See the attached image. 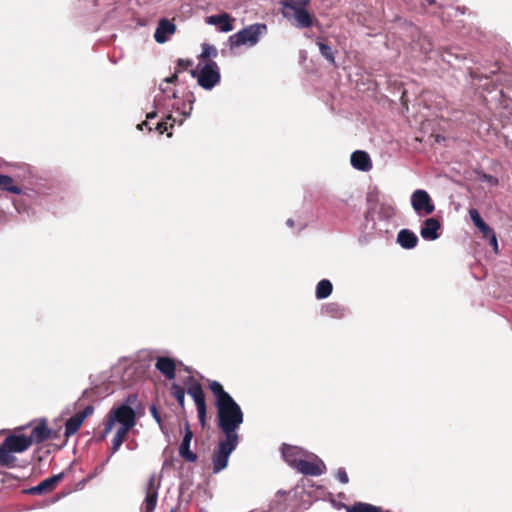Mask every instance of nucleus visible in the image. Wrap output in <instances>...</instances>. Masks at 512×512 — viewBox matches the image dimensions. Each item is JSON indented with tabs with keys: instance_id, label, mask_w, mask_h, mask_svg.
<instances>
[{
	"instance_id": "f257e3e1",
	"label": "nucleus",
	"mask_w": 512,
	"mask_h": 512,
	"mask_svg": "<svg viewBox=\"0 0 512 512\" xmlns=\"http://www.w3.org/2000/svg\"><path fill=\"white\" fill-rule=\"evenodd\" d=\"M160 93L154 98V106L162 115V121L157 123L156 130L162 134L175 124L182 125L190 116L195 102L194 93L188 91L180 99L176 91L159 85Z\"/></svg>"
},
{
	"instance_id": "f03ea898",
	"label": "nucleus",
	"mask_w": 512,
	"mask_h": 512,
	"mask_svg": "<svg viewBox=\"0 0 512 512\" xmlns=\"http://www.w3.org/2000/svg\"><path fill=\"white\" fill-rule=\"evenodd\" d=\"M209 389L215 397L218 428L225 437L239 439L237 430L244 421V414L240 405L224 390L220 382L216 380L209 381Z\"/></svg>"
},
{
	"instance_id": "7ed1b4c3",
	"label": "nucleus",
	"mask_w": 512,
	"mask_h": 512,
	"mask_svg": "<svg viewBox=\"0 0 512 512\" xmlns=\"http://www.w3.org/2000/svg\"><path fill=\"white\" fill-rule=\"evenodd\" d=\"M309 2L310 0H282L283 16L293 21V25L299 29L311 27L313 25V17L306 10Z\"/></svg>"
},
{
	"instance_id": "20e7f679",
	"label": "nucleus",
	"mask_w": 512,
	"mask_h": 512,
	"mask_svg": "<svg viewBox=\"0 0 512 512\" xmlns=\"http://www.w3.org/2000/svg\"><path fill=\"white\" fill-rule=\"evenodd\" d=\"M396 208L392 203L383 202L379 206L376 222L374 214L368 212L365 215V229L369 233L383 235L389 231V222L395 216Z\"/></svg>"
},
{
	"instance_id": "39448f33",
	"label": "nucleus",
	"mask_w": 512,
	"mask_h": 512,
	"mask_svg": "<svg viewBox=\"0 0 512 512\" xmlns=\"http://www.w3.org/2000/svg\"><path fill=\"white\" fill-rule=\"evenodd\" d=\"M267 33V25L264 23H254L251 24L242 30L234 33L229 37V42L231 46L239 47V46H255L262 35Z\"/></svg>"
},
{
	"instance_id": "423d86ee",
	"label": "nucleus",
	"mask_w": 512,
	"mask_h": 512,
	"mask_svg": "<svg viewBox=\"0 0 512 512\" xmlns=\"http://www.w3.org/2000/svg\"><path fill=\"white\" fill-rule=\"evenodd\" d=\"M22 192L17 193L19 198L14 200V206L19 213L26 212L31 204L42 203L43 198L48 194L49 188L44 184H35L21 188Z\"/></svg>"
},
{
	"instance_id": "0eeeda50",
	"label": "nucleus",
	"mask_w": 512,
	"mask_h": 512,
	"mask_svg": "<svg viewBox=\"0 0 512 512\" xmlns=\"http://www.w3.org/2000/svg\"><path fill=\"white\" fill-rule=\"evenodd\" d=\"M239 439L225 437L220 440L212 455L213 473L217 474L227 467L231 453L237 448Z\"/></svg>"
},
{
	"instance_id": "6e6552de",
	"label": "nucleus",
	"mask_w": 512,
	"mask_h": 512,
	"mask_svg": "<svg viewBox=\"0 0 512 512\" xmlns=\"http://www.w3.org/2000/svg\"><path fill=\"white\" fill-rule=\"evenodd\" d=\"M191 76L197 77V83L205 90L213 89L221 80L220 68L218 64L212 60L207 62L198 73L192 70Z\"/></svg>"
},
{
	"instance_id": "1a4fd4ad",
	"label": "nucleus",
	"mask_w": 512,
	"mask_h": 512,
	"mask_svg": "<svg viewBox=\"0 0 512 512\" xmlns=\"http://www.w3.org/2000/svg\"><path fill=\"white\" fill-rule=\"evenodd\" d=\"M108 416L113 420L115 424H119L118 431L128 433L131 428L136 425V413L134 408L126 405H119L118 407L112 408Z\"/></svg>"
},
{
	"instance_id": "9d476101",
	"label": "nucleus",
	"mask_w": 512,
	"mask_h": 512,
	"mask_svg": "<svg viewBox=\"0 0 512 512\" xmlns=\"http://www.w3.org/2000/svg\"><path fill=\"white\" fill-rule=\"evenodd\" d=\"M411 205L419 217L428 216L435 211V205L430 195L423 189H417L412 193Z\"/></svg>"
},
{
	"instance_id": "9b49d317",
	"label": "nucleus",
	"mask_w": 512,
	"mask_h": 512,
	"mask_svg": "<svg viewBox=\"0 0 512 512\" xmlns=\"http://www.w3.org/2000/svg\"><path fill=\"white\" fill-rule=\"evenodd\" d=\"M294 469L303 475L320 476L326 471V466L316 455L308 453V456L298 461Z\"/></svg>"
},
{
	"instance_id": "f8f14e48",
	"label": "nucleus",
	"mask_w": 512,
	"mask_h": 512,
	"mask_svg": "<svg viewBox=\"0 0 512 512\" xmlns=\"http://www.w3.org/2000/svg\"><path fill=\"white\" fill-rule=\"evenodd\" d=\"M159 488L160 480L157 481L156 475L152 474L146 484V496L142 504V512H154L157 505Z\"/></svg>"
},
{
	"instance_id": "ddd939ff",
	"label": "nucleus",
	"mask_w": 512,
	"mask_h": 512,
	"mask_svg": "<svg viewBox=\"0 0 512 512\" xmlns=\"http://www.w3.org/2000/svg\"><path fill=\"white\" fill-rule=\"evenodd\" d=\"M187 393L193 398L194 403L197 408L198 419L202 426L205 425L206 422V402L205 395L202 389V386L194 381L187 388Z\"/></svg>"
},
{
	"instance_id": "4468645a",
	"label": "nucleus",
	"mask_w": 512,
	"mask_h": 512,
	"mask_svg": "<svg viewBox=\"0 0 512 512\" xmlns=\"http://www.w3.org/2000/svg\"><path fill=\"white\" fill-rule=\"evenodd\" d=\"M3 446L12 453H22L26 451L32 444L28 436L21 435H10L3 441Z\"/></svg>"
},
{
	"instance_id": "2eb2a0df",
	"label": "nucleus",
	"mask_w": 512,
	"mask_h": 512,
	"mask_svg": "<svg viewBox=\"0 0 512 512\" xmlns=\"http://www.w3.org/2000/svg\"><path fill=\"white\" fill-rule=\"evenodd\" d=\"M440 229V221L434 217H430L423 221L420 229V235L426 241H434L440 237Z\"/></svg>"
},
{
	"instance_id": "dca6fc26",
	"label": "nucleus",
	"mask_w": 512,
	"mask_h": 512,
	"mask_svg": "<svg viewBox=\"0 0 512 512\" xmlns=\"http://www.w3.org/2000/svg\"><path fill=\"white\" fill-rule=\"evenodd\" d=\"M282 457L285 462L292 468H294L298 461L308 456V452L297 446H291L283 444L281 448Z\"/></svg>"
},
{
	"instance_id": "f3484780",
	"label": "nucleus",
	"mask_w": 512,
	"mask_h": 512,
	"mask_svg": "<svg viewBox=\"0 0 512 512\" xmlns=\"http://www.w3.org/2000/svg\"><path fill=\"white\" fill-rule=\"evenodd\" d=\"M176 32V25L170 20L160 19L154 33V39L157 43L163 44Z\"/></svg>"
},
{
	"instance_id": "a211bd4d",
	"label": "nucleus",
	"mask_w": 512,
	"mask_h": 512,
	"mask_svg": "<svg viewBox=\"0 0 512 512\" xmlns=\"http://www.w3.org/2000/svg\"><path fill=\"white\" fill-rule=\"evenodd\" d=\"M205 22L208 25L216 26L219 32L227 33L233 30L232 18L226 13H220L217 15H210L205 18Z\"/></svg>"
},
{
	"instance_id": "6ab92c4d",
	"label": "nucleus",
	"mask_w": 512,
	"mask_h": 512,
	"mask_svg": "<svg viewBox=\"0 0 512 512\" xmlns=\"http://www.w3.org/2000/svg\"><path fill=\"white\" fill-rule=\"evenodd\" d=\"M193 438V433L189 426L186 425L182 442L179 446V455L187 462L194 463L197 460V454L190 450V444Z\"/></svg>"
},
{
	"instance_id": "aec40b11",
	"label": "nucleus",
	"mask_w": 512,
	"mask_h": 512,
	"mask_svg": "<svg viewBox=\"0 0 512 512\" xmlns=\"http://www.w3.org/2000/svg\"><path fill=\"white\" fill-rule=\"evenodd\" d=\"M350 161L351 165L359 171L367 172L372 168V161L369 154L362 150L354 151L351 154Z\"/></svg>"
},
{
	"instance_id": "412c9836",
	"label": "nucleus",
	"mask_w": 512,
	"mask_h": 512,
	"mask_svg": "<svg viewBox=\"0 0 512 512\" xmlns=\"http://www.w3.org/2000/svg\"><path fill=\"white\" fill-rule=\"evenodd\" d=\"M155 367L169 380H173L176 376L175 362L169 357H158L155 363Z\"/></svg>"
},
{
	"instance_id": "4be33fe9",
	"label": "nucleus",
	"mask_w": 512,
	"mask_h": 512,
	"mask_svg": "<svg viewBox=\"0 0 512 512\" xmlns=\"http://www.w3.org/2000/svg\"><path fill=\"white\" fill-rule=\"evenodd\" d=\"M396 241L403 249L410 250L417 246L419 240L413 231L401 229L398 232Z\"/></svg>"
},
{
	"instance_id": "5701e85b",
	"label": "nucleus",
	"mask_w": 512,
	"mask_h": 512,
	"mask_svg": "<svg viewBox=\"0 0 512 512\" xmlns=\"http://www.w3.org/2000/svg\"><path fill=\"white\" fill-rule=\"evenodd\" d=\"M348 312L345 306L334 302L325 304L321 309L323 315L334 319H342L348 315Z\"/></svg>"
},
{
	"instance_id": "b1692460",
	"label": "nucleus",
	"mask_w": 512,
	"mask_h": 512,
	"mask_svg": "<svg viewBox=\"0 0 512 512\" xmlns=\"http://www.w3.org/2000/svg\"><path fill=\"white\" fill-rule=\"evenodd\" d=\"M50 436L51 430L47 427L45 420H43L32 429L31 434L28 437L32 444L33 442L42 443L49 439Z\"/></svg>"
},
{
	"instance_id": "393cba45",
	"label": "nucleus",
	"mask_w": 512,
	"mask_h": 512,
	"mask_svg": "<svg viewBox=\"0 0 512 512\" xmlns=\"http://www.w3.org/2000/svg\"><path fill=\"white\" fill-rule=\"evenodd\" d=\"M128 433L122 432V431H116L113 439H112V445L110 448V455L107 457V459L104 461V463L100 467V471L104 468V466L109 462L112 455H114L121 447L123 442L126 439Z\"/></svg>"
},
{
	"instance_id": "a878e982",
	"label": "nucleus",
	"mask_w": 512,
	"mask_h": 512,
	"mask_svg": "<svg viewBox=\"0 0 512 512\" xmlns=\"http://www.w3.org/2000/svg\"><path fill=\"white\" fill-rule=\"evenodd\" d=\"M332 290L333 285L331 281L328 279H322L321 281L318 282L316 286L315 297L318 300L326 299L331 295Z\"/></svg>"
},
{
	"instance_id": "bb28decb",
	"label": "nucleus",
	"mask_w": 512,
	"mask_h": 512,
	"mask_svg": "<svg viewBox=\"0 0 512 512\" xmlns=\"http://www.w3.org/2000/svg\"><path fill=\"white\" fill-rule=\"evenodd\" d=\"M82 423L83 420L77 414L70 417L65 423V436L68 438L74 435L78 431Z\"/></svg>"
},
{
	"instance_id": "cd10ccee",
	"label": "nucleus",
	"mask_w": 512,
	"mask_h": 512,
	"mask_svg": "<svg viewBox=\"0 0 512 512\" xmlns=\"http://www.w3.org/2000/svg\"><path fill=\"white\" fill-rule=\"evenodd\" d=\"M63 477L64 473H59L41 481L39 484L43 494L52 491Z\"/></svg>"
},
{
	"instance_id": "c85d7f7f",
	"label": "nucleus",
	"mask_w": 512,
	"mask_h": 512,
	"mask_svg": "<svg viewBox=\"0 0 512 512\" xmlns=\"http://www.w3.org/2000/svg\"><path fill=\"white\" fill-rule=\"evenodd\" d=\"M0 188L14 194L22 192V189L13 184V179L8 175L0 174Z\"/></svg>"
},
{
	"instance_id": "c756f323",
	"label": "nucleus",
	"mask_w": 512,
	"mask_h": 512,
	"mask_svg": "<svg viewBox=\"0 0 512 512\" xmlns=\"http://www.w3.org/2000/svg\"><path fill=\"white\" fill-rule=\"evenodd\" d=\"M16 457L9 453V451L0 445V467L12 468L15 466Z\"/></svg>"
},
{
	"instance_id": "7c9ffc66",
	"label": "nucleus",
	"mask_w": 512,
	"mask_h": 512,
	"mask_svg": "<svg viewBox=\"0 0 512 512\" xmlns=\"http://www.w3.org/2000/svg\"><path fill=\"white\" fill-rule=\"evenodd\" d=\"M348 512H389L383 511L380 507L368 503H355Z\"/></svg>"
},
{
	"instance_id": "2f4dec72",
	"label": "nucleus",
	"mask_w": 512,
	"mask_h": 512,
	"mask_svg": "<svg viewBox=\"0 0 512 512\" xmlns=\"http://www.w3.org/2000/svg\"><path fill=\"white\" fill-rule=\"evenodd\" d=\"M316 44L319 47L320 54L330 63L335 64V56L332 47L321 41H317Z\"/></svg>"
},
{
	"instance_id": "473e14b6",
	"label": "nucleus",
	"mask_w": 512,
	"mask_h": 512,
	"mask_svg": "<svg viewBox=\"0 0 512 512\" xmlns=\"http://www.w3.org/2000/svg\"><path fill=\"white\" fill-rule=\"evenodd\" d=\"M170 390H171L172 396L176 399V401L178 402L179 406L181 408H184L185 390L181 386L176 384V383H173L171 385V389Z\"/></svg>"
},
{
	"instance_id": "72a5a7b5",
	"label": "nucleus",
	"mask_w": 512,
	"mask_h": 512,
	"mask_svg": "<svg viewBox=\"0 0 512 512\" xmlns=\"http://www.w3.org/2000/svg\"><path fill=\"white\" fill-rule=\"evenodd\" d=\"M218 55V51L215 46L204 43L202 45L201 58H215Z\"/></svg>"
},
{
	"instance_id": "f704fd0d",
	"label": "nucleus",
	"mask_w": 512,
	"mask_h": 512,
	"mask_svg": "<svg viewBox=\"0 0 512 512\" xmlns=\"http://www.w3.org/2000/svg\"><path fill=\"white\" fill-rule=\"evenodd\" d=\"M336 478L342 484H347L349 482L348 474L344 468H338L336 472Z\"/></svg>"
},
{
	"instance_id": "c9c22d12",
	"label": "nucleus",
	"mask_w": 512,
	"mask_h": 512,
	"mask_svg": "<svg viewBox=\"0 0 512 512\" xmlns=\"http://www.w3.org/2000/svg\"><path fill=\"white\" fill-rule=\"evenodd\" d=\"M137 395L136 394H129L123 401V403L121 405H126L128 407H132L134 408V406H136V403H137Z\"/></svg>"
},
{
	"instance_id": "e433bc0d",
	"label": "nucleus",
	"mask_w": 512,
	"mask_h": 512,
	"mask_svg": "<svg viewBox=\"0 0 512 512\" xmlns=\"http://www.w3.org/2000/svg\"><path fill=\"white\" fill-rule=\"evenodd\" d=\"M469 216H470V219L472 220L474 225H477L479 222H481L483 220L481 218V215H480L479 211L477 209H474V208L469 210Z\"/></svg>"
},
{
	"instance_id": "4c0bfd02",
	"label": "nucleus",
	"mask_w": 512,
	"mask_h": 512,
	"mask_svg": "<svg viewBox=\"0 0 512 512\" xmlns=\"http://www.w3.org/2000/svg\"><path fill=\"white\" fill-rule=\"evenodd\" d=\"M114 425L115 423L113 422V420L107 415V420L105 422L102 438L106 437L112 431Z\"/></svg>"
},
{
	"instance_id": "58836bf2",
	"label": "nucleus",
	"mask_w": 512,
	"mask_h": 512,
	"mask_svg": "<svg viewBox=\"0 0 512 512\" xmlns=\"http://www.w3.org/2000/svg\"><path fill=\"white\" fill-rule=\"evenodd\" d=\"M93 412L94 407L92 405H88L81 413H78L77 415L84 421L87 417L91 416Z\"/></svg>"
},
{
	"instance_id": "ea45409f",
	"label": "nucleus",
	"mask_w": 512,
	"mask_h": 512,
	"mask_svg": "<svg viewBox=\"0 0 512 512\" xmlns=\"http://www.w3.org/2000/svg\"><path fill=\"white\" fill-rule=\"evenodd\" d=\"M489 241V244L493 247L495 253H498V241L495 232L486 238Z\"/></svg>"
},
{
	"instance_id": "a19ab883",
	"label": "nucleus",
	"mask_w": 512,
	"mask_h": 512,
	"mask_svg": "<svg viewBox=\"0 0 512 512\" xmlns=\"http://www.w3.org/2000/svg\"><path fill=\"white\" fill-rule=\"evenodd\" d=\"M479 230L482 233L483 238L485 239L494 233V230L488 224Z\"/></svg>"
},
{
	"instance_id": "79ce46f5",
	"label": "nucleus",
	"mask_w": 512,
	"mask_h": 512,
	"mask_svg": "<svg viewBox=\"0 0 512 512\" xmlns=\"http://www.w3.org/2000/svg\"><path fill=\"white\" fill-rule=\"evenodd\" d=\"M177 79H178V77H177V72H176L173 75H171L170 77L165 78L161 84H163L164 87L168 88L167 85L175 83Z\"/></svg>"
},
{
	"instance_id": "37998d69",
	"label": "nucleus",
	"mask_w": 512,
	"mask_h": 512,
	"mask_svg": "<svg viewBox=\"0 0 512 512\" xmlns=\"http://www.w3.org/2000/svg\"><path fill=\"white\" fill-rule=\"evenodd\" d=\"M192 64L191 61L189 60H183V59H179L178 62H177V65H178V69L179 70H185L187 69L190 65Z\"/></svg>"
},
{
	"instance_id": "c03bdc74",
	"label": "nucleus",
	"mask_w": 512,
	"mask_h": 512,
	"mask_svg": "<svg viewBox=\"0 0 512 512\" xmlns=\"http://www.w3.org/2000/svg\"><path fill=\"white\" fill-rule=\"evenodd\" d=\"M28 492L31 494H37V495L43 494L40 484L30 488Z\"/></svg>"
},
{
	"instance_id": "a18cd8bd",
	"label": "nucleus",
	"mask_w": 512,
	"mask_h": 512,
	"mask_svg": "<svg viewBox=\"0 0 512 512\" xmlns=\"http://www.w3.org/2000/svg\"><path fill=\"white\" fill-rule=\"evenodd\" d=\"M151 413H152V415H153L154 419H155L157 422H160V417H159V415H158V412H157V409H156V407H155V406H152V407H151Z\"/></svg>"
},
{
	"instance_id": "49530a36",
	"label": "nucleus",
	"mask_w": 512,
	"mask_h": 512,
	"mask_svg": "<svg viewBox=\"0 0 512 512\" xmlns=\"http://www.w3.org/2000/svg\"><path fill=\"white\" fill-rule=\"evenodd\" d=\"M144 127H147V128L149 129V131H151V130H152V128L148 126V122H147V121H144V122H142V123H140V124H138V125H137V128H138L139 130H143V129H144Z\"/></svg>"
},
{
	"instance_id": "de8ad7c7",
	"label": "nucleus",
	"mask_w": 512,
	"mask_h": 512,
	"mask_svg": "<svg viewBox=\"0 0 512 512\" xmlns=\"http://www.w3.org/2000/svg\"><path fill=\"white\" fill-rule=\"evenodd\" d=\"M484 178L487 179L489 182L495 184L497 182V179L494 178L493 176L491 175H484Z\"/></svg>"
},
{
	"instance_id": "09e8293b",
	"label": "nucleus",
	"mask_w": 512,
	"mask_h": 512,
	"mask_svg": "<svg viewBox=\"0 0 512 512\" xmlns=\"http://www.w3.org/2000/svg\"><path fill=\"white\" fill-rule=\"evenodd\" d=\"M487 225V223L482 220L481 222H479L477 225H475L478 229H481L483 227H485Z\"/></svg>"
},
{
	"instance_id": "8fccbe9b",
	"label": "nucleus",
	"mask_w": 512,
	"mask_h": 512,
	"mask_svg": "<svg viewBox=\"0 0 512 512\" xmlns=\"http://www.w3.org/2000/svg\"><path fill=\"white\" fill-rule=\"evenodd\" d=\"M155 116H156V112H155V111L150 112V113H148V114H147V119H148V120H149V119H153V118H155Z\"/></svg>"
},
{
	"instance_id": "3c124183",
	"label": "nucleus",
	"mask_w": 512,
	"mask_h": 512,
	"mask_svg": "<svg viewBox=\"0 0 512 512\" xmlns=\"http://www.w3.org/2000/svg\"><path fill=\"white\" fill-rule=\"evenodd\" d=\"M286 224H287V226H289V227H293V226H294V221H293V219L289 218V219L286 221Z\"/></svg>"
},
{
	"instance_id": "603ef678",
	"label": "nucleus",
	"mask_w": 512,
	"mask_h": 512,
	"mask_svg": "<svg viewBox=\"0 0 512 512\" xmlns=\"http://www.w3.org/2000/svg\"><path fill=\"white\" fill-rule=\"evenodd\" d=\"M429 5H433L436 3V0H426Z\"/></svg>"
},
{
	"instance_id": "864d4df0",
	"label": "nucleus",
	"mask_w": 512,
	"mask_h": 512,
	"mask_svg": "<svg viewBox=\"0 0 512 512\" xmlns=\"http://www.w3.org/2000/svg\"><path fill=\"white\" fill-rule=\"evenodd\" d=\"M126 447H127V449H129V450H133V449H134L133 445H131L130 443H128V444L126 445Z\"/></svg>"
},
{
	"instance_id": "5fc2aeb1",
	"label": "nucleus",
	"mask_w": 512,
	"mask_h": 512,
	"mask_svg": "<svg viewBox=\"0 0 512 512\" xmlns=\"http://www.w3.org/2000/svg\"><path fill=\"white\" fill-rule=\"evenodd\" d=\"M456 11H459L461 14H464V10H461L460 7H456Z\"/></svg>"
},
{
	"instance_id": "6e6d98bb",
	"label": "nucleus",
	"mask_w": 512,
	"mask_h": 512,
	"mask_svg": "<svg viewBox=\"0 0 512 512\" xmlns=\"http://www.w3.org/2000/svg\"><path fill=\"white\" fill-rule=\"evenodd\" d=\"M428 50H431V47L425 48V52H428Z\"/></svg>"
},
{
	"instance_id": "4d7b16f0",
	"label": "nucleus",
	"mask_w": 512,
	"mask_h": 512,
	"mask_svg": "<svg viewBox=\"0 0 512 512\" xmlns=\"http://www.w3.org/2000/svg\"><path fill=\"white\" fill-rule=\"evenodd\" d=\"M428 50H431V47L425 48V52H428Z\"/></svg>"
},
{
	"instance_id": "13d9d810",
	"label": "nucleus",
	"mask_w": 512,
	"mask_h": 512,
	"mask_svg": "<svg viewBox=\"0 0 512 512\" xmlns=\"http://www.w3.org/2000/svg\"><path fill=\"white\" fill-rule=\"evenodd\" d=\"M171 512H174L173 510Z\"/></svg>"
}]
</instances>
